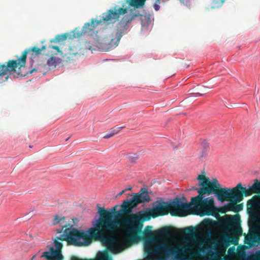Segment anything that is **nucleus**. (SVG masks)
I'll return each instance as SVG.
<instances>
[{"label":"nucleus","mask_w":260,"mask_h":260,"mask_svg":"<svg viewBox=\"0 0 260 260\" xmlns=\"http://www.w3.org/2000/svg\"><path fill=\"white\" fill-rule=\"evenodd\" d=\"M244 195L235 187L232 188L228 195L224 197L223 200L220 201L221 202L229 201V203L224 206V212L226 211H234L239 212L243 210L242 204H237L244 199Z\"/></svg>","instance_id":"9d476101"},{"label":"nucleus","mask_w":260,"mask_h":260,"mask_svg":"<svg viewBox=\"0 0 260 260\" xmlns=\"http://www.w3.org/2000/svg\"><path fill=\"white\" fill-rule=\"evenodd\" d=\"M156 233L159 236L164 238L170 237L171 236V231L168 228L160 229Z\"/></svg>","instance_id":"f3484780"},{"label":"nucleus","mask_w":260,"mask_h":260,"mask_svg":"<svg viewBox=\"0 0 260 260\" xmlns=\"http://www.w3.org/2000/svg\"><path fill=\"white\" fill-rule=\"evenodd\" d=\"M170 210L169 202L156 201L153 208L148 212L139 211L135 214H132L130 216L124 218L123 221L125 224L137 223L141 231L143 222L150 220L151 217L156 218L159 216L168 215L170 213Z\"/></svg>","instance_id":"20e7f679"},{"label":"nucleus","mask_w":260,"mask_h":260,"mask_svg":"<svg viewBox=\"0 0 260 260\" xmlns=\"http://www.w3.org/2000/svg\"><path fill=\"white\" fill-rule=\"evenodd\" d=\"M133 197L130 200H124L120 205L121 209L116 211L117 206L112 208V211L114 212L115 215L114 219L112 220L113 213L107 211L104 208H100L98 212L101 216V225L105 229L108 236H110L115 239L113 243V249L112 252H117L118 248L116 246L117 242L116 234L118 231V226L122 230H126V237L130 240H134L137 236L138 232L140 231V227L137 223L125 224L123 223V219L130 216L133 213V209L136 208L139 204L149 202L150 198L148 194L147 189L145 188L141 189L140 193H132Z\"/></svg>","instance_id":"f257e3e1"},{"label":"nucleus","mask_w":260,"mask_h":260,"mask_svg":"<svg viewBox=\"0 0 260 260\" xmlns=\"http://www.w3.org/2000/svg\"><path fill=\"white\" fill-rule=\"evenodd\" d=\"M127 189H124L123 190H122L121 192H120L118 194H117V196H121L122 194H123L125 191H126Z\"/></svg>","instance_id":"bb28decb"},{"label":"nucleus","mask_w":260,"mask_h":260,"mask_svg":"<svg viewBox=\"0 0 260 260\" xmlns=\"http://www.w3.org/2000/svg\"><path fill=\"white\" fill-rule=\"evenodd\" d=\"M67 39V35L66 34L57 35L55 38L51 41V42L57 43L60 41H64Z\"/></svg>","instance_id":"6ab92c4d"},{"label":"nucleus","mask_w":260,"mask_h":260,"mask_svg":"<svg viewBox=\"0 0 260 260\" xmlns=\"http://www.w3.org/2000/svg\"><path fill=\"white\" fill-rule=\"evenodd\" d=\"M46 48H47L46 46H43L40 48L34 47L26 49L18 59L9 60L7 62V65L0 63V83L8 81L9 76L12 73H16L17 76H23V74L21 73L20 70L25 66L27 53L30 51H32L35 53L36 55H39Z\"/></svg>","instance_id":"7ed1b4c3"},{"label":"nucleus","mask_w":260,"mask_h":260,"mask_svg":"<svg viewBox=\"0 0 260 260\" xmlns=\"http://www.w3.org/2000/svg\"><path fill=\"white\" fill-rule=\"evenodd\" d=\"M125 189H127V190H130L132 189V188L129 187V188H126Z\"/></svg>","instance_id":"473e14b6"},{"label":"nucleus","mask_w":260,"mask_h":260,"mask_svg":"<svg viewBox=\"0 0 260 260\" xmlns=\"http://www.w3.org/2000/svg\"><path fill=\"white\" fill-rule=\"evenodd\" d=\"M194 233V229L192 226H188L182 229L180 233L182 235H192Z\"/></svg>","instance_id":"aec40b11"},{"label":"nucleus","mask_w":260,"mask_h":260,"mask_svg":"<svg viewBox=\"0 0 260 260\" xmlns=\"http://www.w3.org/2000/svg\"><path fill=\"white\" fill-rule=\"evenodd\" d=\"M53 54H51V57L48 60L47 64L50 69H54L56 67L57 62L55 57L53 56Z\"/></svg>","instance_id":"a211bd4d"},{"label":"nucleus","mask_w":260,"mask_h":260,"mask_svg":"<svg viewBox=\"0 0 260 260\" xmlns=\"http://www.w3.org/2000/svg\"><path fill=\"white\" fill-rule=\"evenodd\" d=\"M196 94H197L199 95V96H202V95H203V94H202V93H199V92H197V93H196Z\"/></svg>","instance_id":"2f4dec72"},{"label":"nucleus","mask_w":260,"mask_h":260,"mask_svg":"<svg viewBox=\"0 0 260 260\" xmlns=\"http://www.w3.org/2000/svg\"><path fill=\"white\" fill-rule=\"evenodd\" d=\"M191 203H183L179 198L175 199L169 203L170 213L172 216H184L187 215V212L191 209Z\"/></svg>","instance_id":"9b49d317"},{"label":"nucleus","mask_w":260,"mask_h":260,"mask_svg":"<svg viewBox=\"0 0 260 260\" xmlns=\"http://www.w3.org/2000/svg\"><path fill=\"white\" fill-rule=\"evenodd\" d=\"M69 139V138H67V139H66V141H68Z\"/></svg>","instance_id":"f704fd0d"},{"label":"nucleus","mask_w":260,"mask_h":260,"mask_svg":"<svg viewBox=\"0 0 260 260\" xmlns=\"http://www.w3.org/2000/svg\"><path fill=\"white\" fill-rule=\"evenodd\" d=\"M146 0H124L119 3L121 6H115L111 9L117 20L121 15L127 14L135 19L141 16L139 8L143 7Z\"/></svg>","instance_id":"0eeeda50"},{"label":"nucleus","mask_w":260,"mask_h":260,"mask_svg":"<svg viewBox=\"0 0 260 260\" xmlns=\"http://www.w3.org/2000/svg\"><path fill=\"white\" fill-rule=\"evenodd\" d=\"M230 222L232 224H238L239 221V217L238 216H230Z\"/></svg>","instance_id":"5701e85b"},{"label":"nucleus","mask_w":260,"mask_h":260,"mask_svg":"<svg viewBox=\"0 0 260 260\" xmlns=\"http://www.w3.org/2000/svg\"><path fill=\"white\" fill-rule=\"evenodd\" d=\"M153 7H154V10L156 11H158L159 10V9H160L159 5L158 4H156V3H154V4Z\"/></svg>","instance_id":"a878e982"},{"label":"nucleus","mask_w":260,"mask_h":260,"mask_svg":"<svg viewBox=\"0 0 260 260\" xmlns=\"http://www.w3.org/2000/svg\"><path fill=\"white\" fill-rule=\"evenodd\" d=\"M124 127H125V126L118 127L117 126H115L110 128L109 132L108 133H107V134H106L105 135H104L103 136V138L104 139H109V138L113 137L115 135L118 134L121 129H122Z\"/></svg>","instance_id":"dca6fc26"},{"label":"nucleus","mask_w":260,"mask_h":260,"mask_svg":"<svg viewBox=\"0 0 260 260\" xmlns=\"http://www.w3.org/2000/svg\"><path fill=\"white\" fill-rule=\"evenodd\" d=\"M47 49H48V50L49 52L51 51V52H52V49L55 50V52H54L53 53L54 54H57L58 53H59L60 52L59 47H58V46H53L49 45L47 47Z\"/></svg>","instance_id":"b1692460"},{"label":"nucleus","mask_w":260,"mask_h":260,"mask_svg":"<svg viewBox=\"0 0 260 260\" xmlns=\"http://www.w3.org/2000/svg\"><path fill=\"white\" fill-rule=\"evenodd\" d=\"M224 2V0H213V7H219L223 4Z\"/></svg>","instance_id":"4be33fe9"},{"label":"nucleus","mask_w":260,"mask_h":260,"mask_svg":"<svg viewBox=\"0 0 260 260\" xmlns=\"http://www.w3.org/2000/svg\"><path fill=\"white\" fill-rule=\"evenodd\" d=\"M117 21V19L115 18V16L111 9L106 12L103 13L102 17L100 20L92 19L90 22L85 23L81 31H80L77 28L75 29L73 31V36L74 38L80 37L86 34L92 36L98 33L96 27L98 26L108 25L111 23H114Z\"/></svg>","instance_id":"39448f33"},{"label":"nucleus","mask_w":260,"mask_h":260,"mask_svg":"<svg viewBox=\"0 0 260 260\" xmlns=\"http://www.w3.org/2000/svg\"><path fill=\"white\" fill-rule=\"evenodd\" d=\"M35 257H36V255H35L32 257V259L35 258Z\"/></svg>","instance_id":"72a5a7b5"},{"label":"nucleus","mask_w":260,"mask_h":260,"mask_svg":"<svg viewBox=\"0 0 260 260\" xmlns=\"http://www.w3.org/2000/svg\"><path fill=\"white\" fill-rule=\"evenodd\" d=\"M145 237L149 240H154V234L151 230L147 231L145 234Z\"/></svg>","instance_id":"412c9836"},{"label":"nucleus","mask_w":260,"mask_h":260,"mask_svg":"<svg viewBox=\"0 0 260 260\" xmlns=\"http://www.w3.org/2000/svg\"><path fill=\"white\" fill-rule=\"evenodd\" d=\"M260 204L259 198L254 196L250 200L247 201V208L248 210L253 211Z\"/></svg>","instance_id":"2eb2a0df"},{"label":"nucleus","mask_w":260,"mask_h":260,"mask_svg":"<svg viewBox=\"0 0 260 260\" xmlns=\"http://www.w3.org/2000/svg\"><path fill=\"white\" fill-rule=\"evenodd\" d=\"M199 188H197V187H193L191 189V190H197L198 191V189H199Z\"/></svg>","instance_id":"7c9ffc66"},{"label":"nucleus","mask_w":260,"mask_h":260,"mask_svg":"<svg viewBox=\"0 0 260 260\" xmlns=\"http://www.w3.org/2000/svg\"><path fill=\"white\" fill-rule=\"evenodd\" d=\"M240 232H242V230L240 229Z\"/></svg>","instance_id":"c9c22d12"},{"label":"nucleus","mask_w":260,"mask_h":260,"mask_svg":"<svg viewBox=\"0 0 260 260\" xmlns=\"http://www.w3.org/2000/svg\"><path fill=\"white\" fill-rule=\"evenodd\" d=\"M119 43L118 39L110 31L100 40L99 47L104 51H107L116 47Z\"/></svg>","instance_id":"f8f14e48"},{"label":"nucleus","mask_w":260,"mask_h":260,"mask_svg":"<svg viewBox=\"0 0 260 260\" xmlns=\"http://www.w3.org/2000/svg\"><path fill=\"white\" fill-rule=\"evenodd\" d=\"M199 195L193 197L191 199V204L193 205L192 209L195 213L200 216L213 215L217 212L214 206V200L213 198L204 199L203 195L207 193L202 192L198 189Z\"/></svg>","instance_id":"6e6552de"},{"label":"nucleus","mask_w":260,"mask_h":260,"mask_svg":"<svg viewBox=\"0 0 260 260\" xmlns=\"http://www.w3.org/2000/svg\"><path fill=\"white\" fill-rule=\"evenodd\" d=\"M128 159L131 162H136L138 159V155H135V156H128Z\"/></svg>","instance_id":"393cba45"},{"label":"nucleus","mask_w":260,"mask_h":260,"mask_svg":"<svg viewBox=\"0 0 260 260\" xmlns=\"http://www.w3.org/2000/svg\"><path fill=\"white\" fill-rule=\"evenodd\" d=\"M160 0H156L155 3L158 4V5L160 4Z\"/></svg>","instance_id":"c756f323"},{"label":"nucleus","mask_w":260,"mask_h":260,"mask_svg":"<svg viewBox=\"0 0 260 260\" xmlns=\"http://www.w3.org/2000/svg\"><path fill=\"white\" fill-rule=\"evenodd\" d=\"M76 54H77V52H74V51H71V49L70 50V52H69V54L70 55H76Z\"/></svg>","instance_id":"cd10ccee"},{"label":"nucleus","mask_w":260,"mask_h":260,"mask_svg":"<svg viewBox=\"0 0 260 260\" xmlns=\"http://www.w3.org/2000/svg\"><path fill=\"white\" fill-rule=\"evenodd\" d=\"M135 19L130 16L125 14L121 20L116 24V29L111 31L120 41L123 35H125L129 28V24Z\"/></svg>","instance_id":"ddd939ff"},{"label":"nucleus","mask_w":260,"mask_h":260,"mask_svg":"<svg viewBox=\"0 0 260 260\" xmlns=\"http://www.w3.org/2000/svg\"><path fill=\"white\" fill-rule=\"evenodd\" d=\"M101 218L95 226L89 229L87 232L78 230L73 228V225L65 221V217L59 218L57 215L54 216L53 224L59 223L61 228L56 229L57 233H61L57 238L61 241H68L75 245L83 246L90 244L92 240H99L102 244L112 252L115 239L108 236L105 229L100 224Z\"/></svg>","instance_id":"f03ea898"},{"label":"nucleus","mask_w":260,"mask_h":260,"mask_svg":"<svg viewBox=\"0 0 260 260\" xmlns=\"http://www.w3.org/2000/svg\"><path fill=\"white\" fill-rule=\"evenodd\" d=\"M145 251L150 258H152L153 256H158L160 260H164L171 256L178 255L179 253V250L176 247L166 243L156 245L154 249L145 246Z\"/></svg>","instance_id":"1a4fd4ad"},{"label":"nucleus","mask_w":260,"mask_h":260,"mask_svg":"<svg viewBox=\"0 0 260 260\" xmlns=\"http://www.w3.org/2000/svg\"><path fill=\"white\" fill-rule=\"evenodd\" d=\"M197 179L200 180L199 185L202 186L198 190L208 194H214L219 201L223 200V198L232 191V189L229 188H221L216 178L210 180L205 175L201 174L198 176Z\"/></svg>","instance_id":"423d86ee"},{"label":"nucleus","mask_w":260,"mask_h":260,"mask_svg":"<svg viewBox=\"0 0 260 260\" xmlns=\"http://www.w3.org/2000/svg\"><path fill=\"white\" fill-rule=\"evenodd\" d=\"M57 238L54 241L56 250L53 247H50V251H45L43 253L41 257H45L47 260H62L63 256L61 253V250L62 248V244L58 241Z\"/></svg>","instance_id":"4468645a"},{"label":"nucleus","mask_w":260,"mask_h":260,"mask_svg":"<svg viewBox=\"0 0 260 260\" xmlns=\"http://www.w3.org/2000/svg\"><path fill=\"white\" fill-rule=\"evenodd\" d=\"M36 71H37V70L36 69H33L31 71H30V73L31 74Z\"/></svg>","instance_id":"c85d7f7f"}]
</instances>
